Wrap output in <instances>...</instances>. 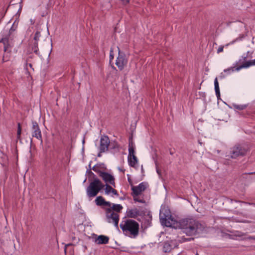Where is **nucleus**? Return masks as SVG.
I'll list each match as a JSON object with an SVG mask.
<instances>
[{
  "label": "nucleus",
  "mask_w": 255,
  "mask_h": 255,
  "mask_svg": "<svg viewBox=\"0 0 255 255\" xmlns=\"http://www.w3.org/2000/svg\"><path fill=\"white\" fill-rule=\"evenodd\" d=\"M179 229H182L186 235L192 236L202 233L205 230V226L193 218H185L181 220Z\"/></svg>",
  "instance_id": "1"
},
{
  "label": "nucleus",
  "mask_w": 255,
  "mask_h": 255,
  "mask_svg": "<svg viewBox=\"0 0 255 255\" xmlns=\"http://www.w3.org/2000/svg\"><path fill=\"white\" fill-rule=\"evenodd\" d=\"M124 234L130 238H136L139 234V225L136 221L131 219L123 218L120 225Z\"/></svg>",
  "instance_id": "2"
},
{
  "label": "nucleus",
  "mask_w": 255,
  "mask_h": 255,
  "mask_svg": "<svg viewBox=\"0 0 255 255\" xmlns=\"http://www.w3.org/2000/svg\"><path fill=\"white\" fill-rule=\"evenodd\" d=\"M159 218L162 225L167 227H172L175 229H179L181 224V220L177 221L171 215L170 212L163 213L160 212Z\"/></svg>",
  "instance_id": "3"
},
{
  "label": "nucleus",
  "mask_w": 255,
  "mask_h": 255,
  "mask_svg": "<svg viewBox=\"0 0 255 255\" xmlns=\"http://www.w3.org/2000/svg\"><path fill=\"white\" fill-rule=\"evenodd\" d=\"M105 187L98 178L94 179L87 188V195L89 197H95Z\"/></svg>",
  "instance_id": "4"
},
{
  "label": "nucleus",
  "mask_w": 255,
  "mask_h": 255,
  "mask_svg": "<svg viewBox=\"0 0 255 255\" xmlns=\"http://www.w3.org/2000/svg\"><path fill=\"white\" fill-rule=\"evenodd\" d=\"M247 152V149L245 147L238 144L231 148L230 154L227 155L226 157L235 159L239 156H244Z\"/></svg>",
  "instance_id": "5"
},
{
  "label": "nucleus",
  "mask_w": 255,
  "mask_h": 255,
  "mask_svg": "<svg viewBox=\"0 0 255 255\" xmlns=\"http://www.w3.org/2000/svg\"><path fill=\"white\" fill-rule=\"evenodd\" d=\"M118 50V56L116 61V65L120 71H122L127 65L128 60L126 57V54L124 52L121 51L120 48L117 47Z\"/></svg>",
  "instance_id": "6"
},
{
  "label": "nucleus",
  "mask_w": 255,
  "mask_h": 255,
  "mask_svg": "<svg viewBox=\"0 0 255 255\" xmlns=\"http://www.w3.org/2000/svg\"><path fill=\"white\" fill-rule=\"evenodd\" d=\"M88 238L98 245H105L108 244L109 241V237L103 235H97L95 233L92 234Z\"/></svg>",
  "instance_id": "7"
},
{
  "label": "nucleus",
  "mask_w": 255,
  "mask_h": 255,
  "mask_svg": "<svg viewBox=\"0 0 255 255\" xmlns=\"http://www.w3.org/2000/svg\"><path fill=\"white\" fill-rule=\"evenodd\" d=\"M32 125L31 129L32 130V137H35L37 139L39 140L41 144H42L43 142L42 134L38 124L36 121H32Z\"/></svg>",
  "instance_id": "8"
},
{
  "label": "nucleus",
  "mask_w": 255,
  "mask_h": 255,
  "mask_svg": "<svg viewBox=\"0 0 255 255\" xmlns=\"http://www.w3.org/2000/svg\"><path fill=\"white\" fill-rule=\"evenodd\" d=\"M110 141L107 135H102L100 138V144L99 149L101 150V152H105L109 150V146Z\"/></svg>",
  "instance_id": "9"
},
{
  "label": "nucleus",
  "mask_w": 255,
  "mask_h": 255,
  "mask_svg": "<svg viewBox=\"0 0 255 255\" xmlns=\"http://www.w3.org/2000/svg\"><path fill=\"white\" fill-rule=\"evenodd\" d=\"M100 176L102 178L103 180L105 183H106V184H110L114 187H116L115 177L112 174L108 172L103 171L100 172Z\"/></svg>",
  "instance_id": "10"
},
{
  "label": "nucleus",
  "mask_w": 255,
  "mask_h": 255,
  "mask_svg": "<svg viewBox=\"0 0 255 255\" xmlns=\"http://www.w3.org/2000/svg\"><path fill=\"white\" fill-rule=\"evenodd\" d=\"M147 183L145 182H141L137 186H132L131 187L132 195L133 196H137L140 193L144 191L146 188Z\"/></svg>",
  "instance_id": "11"
},
{
  "label": "nucleus",
  "mask_w": 255,
  "mask_h": 255,
  "mask_svg": "<svg viewBox=\"0 0 255 255\" xmlns=\"http://www.w3.org/2000/svg\"><path fill=\"white\" fill-rule=\"evenodd\" d=\"M95 203L97 206H108L111 207L112 203L109 201H107L105 200L103 197L101 196H98L95 199Z\"/></svg>",
  "instance_id": "12"
},
{
  "label": "nucleus",
  "mask_w": 255,
  "mask_h": 255,
  "mask_svg": "<svg viewBox=\"0 0 255 255\" xmlns=\"http://www.w3.org/2000/svg\"><path fill=\"white\" fill-rule=\"evenodd\" d=\"M142 222V227L144 229H146L151 226L152 221V215L150 212H148L146 217L143 218Z\"/></svg>",
  "instance_id": "13"
},
{
  "label": "nucleus",
  "mask_w": 255,
  "mask_h": 255,
  "mask_svg": "<svg viewBox=\"0 0 255 255\" xmlns=\"http://www.w3.org/2000/svg\"><path fill=\"white\" fill-rule=\"evenodd\" d=\"M110 208H108L105 209V211H107L108 213L112 212L113 211L114 212L120 213L123 207L121 204H112V206Z\"/></svg>",
  "instance_id": "14"
},
{
  "label": "nucleus",
  "mask_w": 255,
  "mask_h": 255,
  "mask_svg": "<svg viewBox=\"0 0 255 255\" xmlns=\"http://www.w3.org/2000/svg\"><path fill=\"white\" fill-rule=\"evenodd\" d=\"M173 241H167L163 242L162 251L164 253H169L173 249Z\"/></svg>",
  "instance_id": "15"
},
{
  "label": "nucleus",
  "mask_w": 255,
  "mask_h": 255,
  "mask_svg": "<svg viewBox=\"0 0 255 255\" xmlns=\"http://www.w3.org/2000/svg\"><path fill=\"white\" fill-rule=\"evenodd\" d=\"M126 214L128 218L135 219L138 216V210L136 208L132 209H128Z\"/></svg>",
  "instance_id": "16"
},
{
  "label": "nucleus",
  "mask_w": 255,
  "mask_h": 255,
  "mask_svg": "<svg viewBox=\"0 0 255 255\" xmlns=\"http://www.w3.org/2000/svg\"><path fill=\"white\" fill-rule=\"evenodd\" d=\"M109 149L112 153L115 154L120 151V145L117 141H114L113 142H110Z\"/></svg>",
  "instance_id": "17"
},
{
  "label": "nucleus",
  "mask_w": 255,
  "mask_h": 255,
  "mask_svg": "<svg viewBox=\"0 0 255 255\" xmlns=\"http://www.w3.org/2000/svg\"><path fill=\"white\" fill-rule=\"evenodd\" d=\"M17 23L16 24V21H15L12 24V26L9 29L7 33H6L7 30H5L6 33H4L8 37H10L11 41L14 38V36L13 33L15 31L17 27Z\"/></svg>",
  "instance_id": "18"
},
{
  "label": "nucleus",
  "mask_w": 255,
  "mask_h": 255,
  "mask_svg": "<svg viewBox=\"0 0 255 255\" xmlns=\"http://www.w3.org/2000/svg\"><path fill=\"white\" fill-rule=\"evenodd\" d=\"M135 151L134 147L133 146V142L132 141V135L129 137L128 139V157H131V156L134 155Z\"/></svg>",
  "instance_id": "19"
},
{
  "label": "nucleus",
  "mask_w": 255,
  "mask_h": 255,
  "mask_svg": "<svg viewBox=\"0 0 255 255\" xmlns=\"http://www.w3.org/2000/svg\"><path fill=\"white\" fill-rule=\"evenodd\" d=\"M105 212L107 220L109 223H111L116 218L120 217V216L118 213H115L113 211H112V212L110 213H108L107 211H105Z\"/></svg>",
  "instance_id": "20"
},
{
  "label": "nucleus",
  "mask_w": 255,
  "mask_h": 255,
  "mask_svg": "<svg viewBox=\"0 0 255 255\" xmlns=\"http://www.w3.org/2000/svg\"><path fill=\"white\" fill-rule=\"evenodd\" d=\"M10 37H8L7 36H4V38L3 39V41L2 43L3 45V51L4 52H6L8 50V49L11 47L10 44Z\"/></svg>",
  "instance_id": "21"
},
{
  "label": "nucleus",
  "mask_w": 255,
  "mask_h": 255,
  "mask_svg": "<svg viewBox=\"0 0 255 255\" xmlns=\"http://www.w3.org/2000/svg\"><path fill=\"white\" fill-rule=\"evenodd\" d=\"M253 63L251 60L244 61L242 64L236 68L237 71H239L243 68H247L249 67L253 66Z\"/></svg>",
  "instance_id": "22"
},
{
  "label": "nucleus",
  "mask_w": 255,
  "mask_h": 255,
  "mask_svg": "<svg viewBox=\"0 0 255 255\" xmlns=\"http://www.w3.org/2000/svg\"><path fill=\"white\" fill-rule=\"evenodd\" d=\"M128 161L130 166L134 167L135 164L137 163L138 160L135 155L131 157H128Z\"/></svg>",
  "instance_id": "23"
},
{
  "label": "nucleus",
  "mask_w": 255,
  "mask_h": 255,
  "mask_svg": "<svg viewBox=\"0 0 255 255\" xmlns=\"http://www.w3.org/2000/svg\"><path fill=\"white\" fill-rule=\"evenodd\" d=\"M1 159V165L3 167H6L8 165V157L5 154H3L2 156L0 157Z\"/></svg>",
  "instance_id": "24"
},
{
  "label": "nucleus",
  "mask_w": 255,
  "mask_h": 255,
  "mask_svg": "<svg viewBox=\"0 0 255 255\" xmlns=\"http://www.w3.org/2000/svg\"><path fill=\"white\" fill-rule=\"evenodd\" d=\"M30 46H31V50L34 53H35L36 55H37L38 56H40V53L39 52L38 42L34 41L30 45Z\"/></svg>",
  "instance_id": "25"
},
{
  "label": "nucleus",
  "mask_w": 255,
  "mask_h": 255,
  "mask_svg": "<svg viewBox=\"0 0 255 255\" xmlns=\"http://www.w3.org/2000/svg\"><path fill=\"white\" fill-rule=\"evenodd\" d=\"M214 86H215V91L216 93V95L218 99H220V88L219 85L217 80V78H216L214 81Z\"/></svg>",
  "instance_id": "26"
},
{
  "label": "nucleus",
  "mask_w": 255,
  "mask_h": 255,
  "mask_svg": "<svg viewBox=\"0 0 255 255\" xmlns=\"http://www.w3.org/2000/svg\"><path fill=\"white\" fill-rule=\"evenodd\" d=\"M234 109L236 110H238L240 111L243 110L247 108L248 105V104H244V105H237L236 104H233L232 105Z\"/></svg>",
  "instance_id": "27"
},
{
  "label": "nucleus",
  "mask_w": 255,
  "mask_h": 255,
  "mask_svg": "<svg viewBox=\"0 0 255 255\" xmlns=\"http://www.w3.org/2000/svg\"><path fill=\"white\" fill-rule=\"evenodd\" d=\"M105 186L106 187L105 189V194L109 195L110 193H111L114 188L109 184H106Z\"/></svg>",
  "instance_id": "28"
},
{
  "label": "nucleus",
  "mask_w": 255,
  "mask_h": 255,
  "mask_svg": "<svg viewBox=\"0 0 255 255\" xmlns=\"http://www.w3.org/2000/svg\"><path fill=\"white\" fill-rule=\"evenodd\" d=\"M21 127L19 123L17 124V139L21 140Z\"/></svg>",
  "instance_id": "29"
},
{
  "label": "nucleus",
  "mask_w": 255,
  "mask_h": 255,
  "mask_svg": "<svg viewBox=\"0 0 255 255\" xmlns=\"http://www.w3.org/2000/svg\"><path fill=\"white\" fill-rule=\"evenodd\" d=\"M87 173L88 174V178L89 180L90 178H92L93 180H94V179L98 178L96 175L91 171V168L88 169Z\"/></svg>",
  "instance_id": "30"
},
{
  "label": "nucleus",
  "mask_w": 255,
  "mask_h": 255,
  "mask_svg": "<svg viewBox=\"0 0 255 255\" xmlns=\"http://www.w3.org/2000/svg\"><path fill=\"white\" fill-rule=\"evenodd\" d=\"M40 36H41L40 32L39 31L37 30L35 32L34 37H33V40H34V42H38Z\"/></svg>",
  "instance_id": "31"
},
{
  "label": "nucleus",
  "mask_w": 255,
  "mask_h": 255,
  "mask_svg": "<svg viewBox=\"0 0 255 255\" xmlns=\"http://www.w3.org/2000/svg\"><path fill=\"white\" fill-rule=\"evenodd\" d=\"M236 68L235 67H231L229 68H227L226 69H225L224 70V72H228V73H231V72H234L235 71H237L236 70Z\"/></svg>",
  "instance_id": "32"
},
{
  "label": "nucleus",
  "mask_w": 255,
  "mask_h": 255,
  "mask_svg": "<svg viewBox=\"0 0 255 255\" xmlns=\"http://www.w3.org/2000/svg\"><path fill=\"white\" fill-rule=\"evenodd\" d=\"M98 168L103 169L104 170H107V167L105 164L103 163H99L97 164Z\"/></svg>",
  "instance_id": "33"
},
{
  "label": "nucleus",
  "mask_w": 255,
  "mask_h": 255,
  "mask_svg": "<svg viewBox=\"0 0 255 255\" xmlns=\"http://www.w3.org/2000/svg\"><path fill=\"white\" fill-rule=\"evenodd\" d=\"M91 170H93V171H94L95 172H96V173H97L98 174H99V175L100 176V172H102V171H101L100 170H99L97 166V164H96L95 165H94L92 168H91Z\"/></svg>",
  "instance_id": "34"
},
{
  "label": "nucleus",
  "mask_w": 255,
  "mask_h": 255,
  "mask_svg": "<svg viewBox=\"0 0 255 255\" xmlns=\"http://www.w3.org/2000/svg\"><path fill=\"white\" fill-rule=\"evenodd\" d=\"M138 213H139L138 216H142L143 217L146 216L147 214L144 210H138Z\"/></svg>",
  "instance_id": "35"
},
{
  "label": "nucleus",
  "mask_w": 255,
  "mask_h": 255,
  "mask_svg": "<svg viewBox=\"0 0 255 255\" xmlns=\"http://www.w3.org/2000/svg\"><path fill=\"white\" fill-rule=\"evenodd\" d=\"M119 218H116L114 221H112V222L114 224L115 227L117 229L119 228Z\"/></svg>",
  "instance_id": "36"
},
{
  "label": "nucleus",
  "mask_w": 255,
  "mask_h": 255,
  "mask_svg": "<svg viewBox=\"0 0 255 255\" xmlns=\"http://www.w3.org/2000/svg\"><path fill=\"white\" fill-rule=\"evenodd\" d=\"M155 164L156 165V172H157V174L159 175V176H161V170L159 169V168L158 167V163H157V161H155Z\"/></svg>",
  "instance_id": "37"
},
{
  "label": "nucleus",
  "mask_w": 255,
  "mask_h": 255,
  "mask_svg": "<svg viewBox=\"0 0 255 255\" xmlns=\"http://www.w3.org/2000/svg\"><path fill=\"white\" fill-rule=\"evenodd\" d=\"M133 200L135 202H139V203H145V201H144V199H140L138 198L135 197V196H133Z\"/></svg>",
  "instance_id": "38"
},
{
  "label": "nucleus",
  "mask_w": 255,
  "mask_h": 255,
  "mask_svg": "<svg viewBox=\"0 0 255 255\" xmlns=\"http://www.w3.org/2000/svg\"><path fill=\"white\" fill-rule=\"evenodd\" d=\"M111 193H112V196L113 197L114 195L115 196H119V194L118 192V191L115 189H113L112 191L111 192Z\"/></svg>",
  "instance_id": "39"
},
{
  "label": "nucleus",
  "mask_w": 255,
  "mask_h": 255,
  "mask_svg": "<svg viewBox=\"0 0 255 255\" xmlns=\"http://www.w3.org/2000/svg\"><path fill=\"white\" fill-rule=\"evenodd\" d=\"M244 37V35H243L241 38H237L236 39H235L234 40L232 41V42H231L230 43H228V44H227L226 45V46H228V45H229L230 44H233L234 42H235L236 41H238V40L239 39H241L242 38Z\"/></svg>",
  "instance_id": "40"
},
{
  "label": "nucleus",
  "mask_w": 255,
  "mask_h": 255,
  "mask_svg": "<svg viewBox=\"0 0 255 255\" xmlns=\"http://www.w3.org/2000/svg\"><path fill=\"white\" fill-rule=\"evenodd\" d=\"M4 30H3V32L1 33V37L0 38V43H2L3 41V39L4 38V36L6 35L4 33Z\"/></svg>",
  "instance_id": "41"
},
{
  "label": "nucleus",
  "mask_w": 255,
  "mask_h": 255,
  "mask_svg": "<svg viewBox=\"0 0 255 255\" xmlns=\"http://www.w3.org/2000/svg\"><path fill=\"white\" fill-rule=\"evenodd\" d=\"M127 176H128V181L129 183V184L131 185H132V180L130 178V176L129 174H128L127 175Z\"/></svg>",
  "instance_id": "42"
},
{
  "label": "nucleus",
  "mask_w": 255,
  "mask_h": 255,
  "mask_svg": "<svg viewBox=\"0 0 255 255\" xmlns=\"http://www.w3.org/2000/svg\"><path fill=\"white\" fill-rule=\"evenodd\" d=\"M224 49V46H220L218 50H217V53H219L223 51Z\"/></svg>",
  "instance_id": "43"
},
{
  "label": "nucleus",
  "mask_w": 255,
  "mask_h": 255,
  "mask_svg": "<svg viewBox=\"0 0 255 255\" xmlns=\"http://www.w3.org/2000/svg\"><path fill=\"white\" fill-rule=\"evenodd\" d=\"M110 63L111 64L114 58V54H110Z\"/></svg>",
  "instance_id": "44"
},
{
  "label": "nucleus",
  "mask_w": 255,
  "mask_h": 255,
  "mask_svg": "<svg viewBox=\"0 0 255 255\" xmlns=\"http://www.w3.org/2000/svg\"><path fill=\"white\" fill-rule=\"evenodd\" d=\"M247 58V55L245 56H243L242 57V59L239 60V62H241L243 60H244V61H246Z\"/></svg>",
  "instance_id": "45"
},
{
  "label": "nucleus",
  "mask_w": 255,
  "mask_h": 255,
  "mask_svg": "<svg viewBox=\"0 0 255 255\" xmlns=\"http://www.w3.org/2000/svg\"><path fill=\"white\" fill-rule=\"evenodd\" d=\"M121 1L123 2L124 4H127L129 2V0H121Z\"/></svg>",
  "instance_id": "46"
},
{
  "label": "nucleus",
  "mask_w": 255,
  "mask_h": 255,
  "mask_svg": "<svg viewBox=\"0 0 255 255\" xmlns=\"http://www.w3.org/2000/svg\"><path fill=\"white\" fill-rule=\"evenodd\" d=\"M169 152L170 155H173V154L175 153V149H174L173 150H172L171 149H170Z\"/></svg>",
  "instance_id": "47"
},
{
  "label": "nucleus",
  "mask_w": 255,
  "mask_h": 255,
  "mask_svg": "<svg viewBox=\"0 0 255 255\" xmlns=\"http://www.w3.org/2000/svg\"><path fill=\"white\" fill-rule=\"evenodd\" d=\"M194 240V238H186L185 239V240L186 241H191Z\"/></svg>",
  "instance_id": "48"
},
{
  "label": "nucleus",
  "mask_w": 255,
  "mask_h": 255,
  "mask_svg": "<svg viewBox=\"0 0 255 255\" xmlns=\"http://www.w3.org/2000/svg\"><path fill=\"white\" fill-rule=\"evenodd\" d=\"M110 54H114V48L113 47L110 49Z\"/></svg>",
  "instance_id": "49"
},
{
  "label": "nucleus",
  "mask_w": 255,
  "mask_h": 255,
  "mask_svg": "<svg viewBox=\"0 0 255 255\" xmlns=\"http://www.w3.org/2000/svg\"><path fill=\"white\" fill-rule=\"evenodd\" d=\"M240 234L238 235H237V236L240 237H242V236L244 235V234L243 233L240 232Z\"/></svg>",
  "instance_id": "50"
},
{
  "label": "nucleus",
  "mask_w": 255,
  "mask_h": 255,
  "mask_svg": "<svg viewBox=\"0 0 255 255\" xmlns=\"http://www.w3.org/2000/svg\"><path fill=\"white\" fill-rule=\"evenodd\" d=\"M253 239H254V236H249L247 238V239L250 240H253Z\"/></svg>",
  "instance_id": "51"
},
{
  "label": "nucleus",
  "mask_w": 255,
  "mask_h": 255,
  "mask_svg": "<svg viewBox=\"0 0 255 255\" xmlns=\"http://www.w3.org/2000/svg\"><path fill=\"white\" fill-rule=\"evenodd\" d=\"M102 152H101V150H99V152L98 154V157H101L102 156Z\"/></svg>",
  "instance_id": "52"
},
{
  "label": "nucleus",
  "mask_w": 255,
  "mask_h": 255,
  "mask_svg": "<svg viewBox=\"0 0 255 255\" xmlns=\"http://www.w3.org/2000/svg\"><path fill=\"white\" fill-rule=\"evenodd\" d=\"M119 170L122 172H124L125 171V169H122V168H119Z\"/></svg>",
  "instance_id": "53"
},
{
  "label": "nucleus",
  "mask_w": 255,
  "mask_h": 255,
  "mask_svg": "<svg viewBox=\"0 0 255 255\" xmlns=\"http://www.w3.org/2000/svg\"><path fill=\"white\" fill-rule=\"evenodd\" d=\"M111 67H112V69H114V70H115L117 71L116 67H115L114 65H111Z\"/></svg>",
  "instance_id": "54"
},
{
  "label": "nucleus",
  "mask_w": 255,
  "mask_h": 255,
  "mask_svg": "<svg viewBox=\"0 0 255 255\" xmlns=\"http://www.w3.org/2000/svg\"><path fill=\"white\" fill-rule=\"evenodd\" d=\"M8 61V60L7 59V60H4V56L3 55V58H2V62H4L5 61Z\"/></svg>",
  "instance_id": "55"
},
{
  "label": "nucleus",
  "mask_w": 255,
  "mask_h": 255,
  "mask_svg": "<svg viewBox=\"0 0 255 255\" xmlns=\"http://www.w3.org/2000/svg\"><path fill=\"white\" fill-rule=\"evenodd\" d=\"M251 61H252V62L253 63V65H255V59L254 60H253Z\"/></svg>",
  "instance_id": "56"
},
{
  "label": "nucleus",
  "mask_w": 255,
  "mask_h": 255,
  "mask_svg": "<svg viewBox=\"0 0 255 255\" xmlns=\"http://www.w3.org/2000/svg\"><path fill=\"white\" fill-rule=\"evenodd\" d=\"M198 142L200 145L202 144V142L200 140H198Z\"/></svg>",
  "instance_id": "57"
},
{
  "label": "nucleus",
  "mask_w": 255,
  "mask_h": 255,
  "mask_svg": "<svg viewBox=\"0 0 255 255\" xmlns=\"http://www.w3.org/2000/svg\"><path fill=\"white\" fill-rule=\"evenodd\" d=\"M91 162H92V161H91V162H90V164H89V169L92 168L91 167Z\"/></svg>",
  "instance_id": "58"
},
{
  "label": "nucleus",
  "mask_w": 255,
  "mask_h": 255,
  "mask_svg": "<svg viewBox=\"0 0 255 255\" xmlns=\"http://www.w3.org/2000/svg\"><path fill=\"white\" fill-rule=\"evenodd\" d=\"M29 66L30 67H31V68H32V64L29 63Z\"/></svg>",
  "instance_id": "59"
},
{
  "label": "nucleus",
  "mask_w": 255,
  "mask_h": 255,
  "mask_svg": "<svg viewBox=\"0 0 255 255\" xmlns=\"http://www.w3.org/2000/svg\"><path fill=\"white\" fill-rule=\"evenodd\" d=\"M248 174H255V172H251V173H249Z\"/></svg>",
  "instance_id": "60"
},
{
  "label": "nucleus",
  "mask_w": 255,
  "mask_h": 255,
  "mask_svg": "<svg viewBox=\"0 0 255 255\" xmlns=\"http://www.w3.org/2000/svg\"><path fill=\"white\" fill-rule=\"evenodd\" d=\"M120 199H121V200H124V198L121 197V198H120Z\"/></svg>",
  "instance_id": "61"
},
{
  "label": "nucleus",
  "mask_w": 255,
  "mask_h": 255,
  "mask_svg": "<svg viewBox=\"0 0 255 255\" xmlns=\"http://www.w3.org/2000/svg\"><path fill=\"white\" fill-rule=\"evenodd\" d=\"M253 240H255V236H254Z\"/></svg>",
  "instance_id": "62"
}]
</instances>
